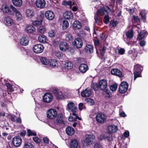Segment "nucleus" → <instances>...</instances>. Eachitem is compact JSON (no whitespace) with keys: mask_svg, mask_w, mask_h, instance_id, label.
<instances>
[{"mask_svg":"<svg viewBox=\"0 0 148 148\" xmlns=\"http://www.w3.org/2000/svg\"><path fill=\"white\" fill-rule=\"evenodd\" d=\"M52 92L57 99H63L66 98L68 94V92L65 89L59 90L58 88H54L52 90Z\"/></svg>","mask_w":148,"mask_h":148,"instance_id":"f257e3e1","label":"nucleus"},{"mask_svg":"<svg viewBox=\"0 0 148 148\" xmlns=\"http://www.w3.org/2000/svg\"><path fill=\"white\" fill-rule=\"evenodd\" d=\"M65 122L63 120V116L62 114H58L54 124L52 125L51 127L54 128L58 129L61 127H64Z\"/></svg>","mask_w":148,"mask_h":148,"instance_id":"f03ea898","label":"nucleus"},{"mask_svg":"<svg viewBox=\"0 0 148 148\" xmlns=\"http://www.w3.org/2000/svg\"><path fill=\"white\" fill-rule=\"evenodd\" d=\"M112 10L108 6H104L103 8L99 9L97 12V14L99 16H103L107 14L112 12Z\"/></svg>","mask_w":148,"mask_h":148,"instance_id":"7ed1b4c3","label":"nucleus"},{"mask_svg":"<svg viewBox=\"0 0 148 148\" xmlns=\"http://www.w3.org/2000/svg\"><path fill=\"white\" fill-rule=\"evenodd\" d=\"M47 117L50 119H53L56 117L58 113L56 110L53 109L48 110L47 112Z\"/></svg>","mask_w":148,"mask_h":148,"instance_id":"20e7f679","label":"nucleus"},{"mask_svg":"<svg viewBox=\"0 0 148 148\" xmlns=\"http://www.w3.org/2000/svg\"><path fill=\"white\" fill-rule=\"evenodd\" d=\"M107 119V116L103 114L100 113L97 114L96 116L97 121L99 123L105 122Z\"/></svg>","mask_w":148,"mask_h":148,"instance_id":"39448f33","label":"nucleus"},{"mask_svg":"<svg viewBox=\"0 0 148 148\" xmlns=\"http://www.w3.org/2000/svg\"><path fill=\"white\" fill-rule=\"evenodd\" d=\"M62 4L65 6L67 5L69 6L70 8L74 12L76 11L77 10V9L76 6H74L72 7L73 5H75V3L74 1H64L62 3Z\"/></svg>","mask_w":148,"mask_h":148,"instance_id":"423d86ee","label":"nucleus"},{"mask_svg":"<svg viewBox=\"0 0 148 148\" xmlns=\"http://www.w3.org/2000/svg\"><path fill=\"white\" fill-rule=\"evenodd\" d=\"M44 47L41 44H38L35 45L33 49V51L37 53H41L44 50Z\"/></svg>","mask_w":148,"mask_h":148,"instance_id":"0eeeda50","label":"nucleus"},{"mask_svg":"<svg viewBox=\"0 0 148 148\" xmlns=\"http://www.w3.org/2000/svg\"><path fill=\"white\" fill-rule=\"evenodd\" d=\"M99 87L102 90L108 89L107 81L105 79L101 80L99 82Z\"/></svg>","mask_w":148,"mask_h":148,"instance_id":"6e6552de","label":"nucleus"},{"mask_svg":"<svg viewBox=\"0 0 148 148\" xmlns=\"http://www.w3.org/2000/svg\"><path fill=\"white\" fill-rule=\"evenodd\" d=\"M128 84L125 82H122L120 85L119 88V92L122 93H123L126 92L128 88Z\"/></svg>","mask_w":148,"mask_h":148,"instance_id":"1a4fd4ad","label":"nucleus"},{"mask_svg":"<svg viewBox=\"0 0 148 148\" xmlns=\"http://www.w3.org/2000/svg\"><path fill=\"white\" fill-rule=\"evenodd\" d=\"M26 17L29 19H31L35 15V11L34 10L30 8L27 9L25 11Z\"/></svg>","mask_w":148,"mask_h":148,"instance_id":"9d476101","label":"nucleus"},{"mask_svg":"<svg viewBox=\"0 0 148 148\" xmlns=\"http://www.w3.org/2000/svg\"><path fill=\"white\" fill-rule=\"evenodd\" d=\"M67 109L69 112L76 113V112L77 108L74 103L72 102H69L68 103Z\"/></svg>","mask_w":148,"mask_h":148,"instance_id":"9b49d317","label":"nucleus"},{"mask_svg":"<svg viewBox=\"0 0 148 148\" xmlns=\"http://www.w3.org/2000/svg\"><path fill=\"white\" fill-rule=\"evenodd\" d=\"M73 67V64L71 62L65 61L63 64V69L65 71L71 69Z\"/></svg>","mask_w":148,"mask_h":148,"instance_id":"f8f14e48","label":"nucleus"},{"mask_svg":"<svg viewBox=\"0 0 148 148\" xmlns=\"http://www.w3.org/2000/svg\"><path fill=\"white\" fill-rule=\"evenodd\" d=\"M95 140V136L92 135H88L86 136L85 141L88 144H92Z\"/></svg>","mask_w":148,"mask_h":148,"instance_id":"ddd939ff","label":"nucleus"},{"mask_svg":"<svg viewBox=\"0 0 148 148\" xmlns=\"http://www.w3.org/2000/svg\"><path fill=\"white\" fill-rule=\"evenodd\" d=\"M73 44L75 47L77 48H79L82 47L83 43L81 39L77 38L74 40Z\"/></svg>","mask_w":148,"mask_h":148,"instance_id":"4468645a","label":"nucleus"},{"mask_svg":"<svg viewBox=\"0 0 148 148\" xmlns=\"http://www.w3.org/2000/svg\"><path fill=\"white\" fill-rule=\"evenodd\" d=\"M12 143L15 146L19 147L22 143L21 139L19 136H15L13 139Z\"/></svg>","mask_w":148,"mask_h":148,"instance_id":"2eb2a0df","label":"nucleus"},{"mask_svg":"<svg viewBox=\"0 0 148 148\" xmlns=\"http://www.w3.org/2000/svg\"><path fill=\"white\" fill-rule=\"evenodd\" d=\"M43 98L45 102L48 103L51 101L53 99V96L50 93H46L44 95Z\"/></svg>","mask_w":148,"mask_h":148,"instance_id":"dca6fc26","label":"nucleus"},{"mask_svg":"<svg viewBox=\"0 0 148 148\" xmlns=\"http://www.w3.org/2000/svg\"><path fill=\"white\" fill-rule=\"evenodd\" d=\"M35 4L38 8L42 9L45 7L46 2L44 0H36Z\"/></svg>","mask_w":148,"mask_h":148,"instance_id":"f3484780","label":"nucleus"},{"mask_svg":"<svg viewBox=\"0 0 148 148\" xmlns=\"http://www.w3.org/2000/svg\"><path fill=\"white\" fill-rule=\"evenodd\" d=\"M92 94V92L90 89L89 88H87L81 92V94L83 97H87L90 96Z\"/></svg>","mask_w":148,"mask_h":148,"instance_id":"a211bd4d","label":"nucleus"},{"mask_svg":"<svg viewBox=\"0 0 148 148\" xmlns=\"http://www.w3.org/2000/svg\"><path fill=\"white\" fill-rule=\"evenodd\" d=\"M4 22L5 25L8 26L13 25L14 24L13 19L9 17H5L4 18Z\"/></svg>","mask_w":148,"mask_h":148,"instance_id":"6ab92c4d","label":"nucleus"},{"mask_svg":"<svg viewBox=\"0 0 148 148\" xmlns=\"http://www.w3.org/2000/svg\"><path fill=\"white\" fill-rule=\"evenodd\" d=\"M45 16L47 19L52 20L54 18L55 15L53 12L51 10H48L46 12Z\"/></svg>","mask_w":148,"mask_h":148,"instance_id":"aec40b11","label":"nucleus"},{"mask_svg":"<svg viewBox=\"0 0 148 148\" xmlns=\"http://www.w3.org/2000/svg\"><path fill=\"white\" fill-rule=\"evenodd\" d=\"M59 48L60 50L66 51L68 49L69 46L66 42H61L59 44Z\"/></svg>","mask_w":148,"mask_h":148,"instance_id":"412c9836","label":"nucleus"},{"mask_svg":"<svg viewBox=\"0 0 148 148\" xmlns=\"http://www.w3.org/2000/svg\"><path fill=\"white\" fill-rule=\"evenodd\" d=\"M78 145V142L77 140L73 139L71 140L70 143V148H77Z\"/></svg>","mask_w":148,"mask_h":148,"instance_id":"4be33fe9","label":"nucleus"},{"mask_svg":"<svg viewBox=\"0 0 148 148\" xmlns=\"http://www.w3.org/2000/svg\"><path fill=\"white\" fill-rule=\"evenodd\" d=\"M111 74L121 77L122 76V73L119 70L117 69H114L111 71Z\"/></svg>","mask_w":148,"mask_h":148,"instance_id":"5701e85b","label":"nucleus"},{"mask_svg":"<svg viewBox=\"0 0 148 148\" xmlns=\"http://www.w3.org/2000/svg\"><path fill=\"white\" fill-rule=\"evenodd\" d=\"M101 139V140L105 139L109 141H111L112 140V134L110 132L106 133L103 136H102V138Z\"/></svg>","mask_w":148,"mask_h":148,"instance_id":"b1692460","label":"nucleus"},{"mask_svg":"<svg viewBox=\"0 0 148 148\" xmlns=\"http://www.w3.org/2000/svg\"><path fill=\"white\" fill-rule=\"evenodd\" d=\"M63 16L67 19H72L73 18V14L71 11L65 12L63 14Z\"/></svg>","mask_w":148,"mask_h":148,"instance_id":"393cba45","label":"nucleus"},{"mask_svg":"<svg viewBox=\"0 0 148 148\" xmlns=\"http://www.w3.org/2000/svg\"><path fill=\"white\" fill-rule=\"evenodd\" d=\"M25 30L27 33H32L35 31V28L33 25H29L26 26Z\"/></svg>","mask_w":148,"mask_h":148,"instance_id":"a878e982","label":"nucleus"},{"mask_svg":"<svg viewBox=\"0 0 148 148\" xmlns=\"http://www.w3.org/2000/svg\"><path fill=\"white\" fill-rule=\"evenodd\" d=\"M73 28L76 29H79L82 27L81 23L77 21H75L73 23Z\"/></svg>","mask_w":148,"mask_h":148,"instance_id":"bb28decb","label":"nucleus"},{"mask_svg":"<svg viewBox=\"0 0 148 148\" xmlns=\"http://www.w3.org/2000/svg\"><path fill=\"white\" fill-rule=\"evenodd\" d=\"M66 134L69 136H72L75 133V130L74 129L71 127H68L66 128Z\"/></svg>","mask_w":148,"mask_h":148,"instance_id":"cd10ccee","label":"nucleus"},{"mask_svg":"<svg viewBox=\"0 0 148 148\" xmlns=\"http://www.w3.org/2000/svg\"><path fill=\"white\" fill-rule=\"evenodd\" d=\"M29 40L27 37H23L20 39V43L23 46H26L28 44Z\"/></svg>","mask_w":148,"mask_h":148,"instance_id":"c85d7f7f","label":"nucleus"},{"mask_svg":"<svg viewBox=\"0 0 148 148\" xmlns=\"http://www.w3.org/2000/svg\"><path fill=\"white\" fill-rule=\"evenodd\" d=\"M57 64L58 63L56 60L55 59L49 60L47 66L51 68H53L57 66Z\"/></svg>","mask_w":148,"mask_h":148,"instance_id":"c756f323","label":"nucleus"},{"mask_svg":"<svg viewBox=\"0 0 148 148\" xmlns=\"http://www.w3.org/2000/svg\"><path fill=\"white\" fill-rule=\"evenodd\" d=\"M72 115L73 116H70L69 118V120L70 122L75 121L76 119H78L79 120H81V118L79 117L75 114V113H72Z\"/></svg>","mask_w":148,"mask_h":148,"instance_id":"7c9ffc66","label":"nucleus"},{"mask_svg":"<svg viewBox=\"0 0 148 148\" xmlns=\"http://www.w3.org/2000/svg\"><path fill=\"white\" fill-rule=\"evenodd\" d=\"M88 68L87 65L85 64H82L80 65L79 69L80 72L84 73L88 70Z\"/></svg>","mask_w":148,"mask_h":148,"instance_id":"2f4dec72","label":"nucleus"},{"mask_svg":"<svg viewBox=\"0 0 148 148\" xmlns=\"http://www.w3.org/2000/svg\"><path fill=\"white\" fill-rule=\"evenodd\" d=\"M18 10L12 5L10 6L8 13L11 15H13Z\"/></svg>","mask_w":148,"mask_h":148,"instance_id":"473e14b6","label":"nucleus"},{"mask_svg":"<svg viewBox=\"0 0 148 148\" xmlns=\"http://www.w3.org/2000/svg\"><path fill=\"white\" fill-rule=\"evenodd\" d=\"M108 130L110 132L114 133L116 132L117 130V127L114 125H110L108 127Z\"/></svg>","mask_w":148,"mask_h":148,"instance_id":"72a5a7b5","label":"nucleus"},{"mask_svg":"<svg viewBox=\"0 0 148 148\" xmlns=\"http://www.w3.org/2000/svg\"><path fill=\"white\" fill-rule=\"evenodd\" d=\"M13 4L16 7H20L22 4V0H12Z\"/></svg>","mask_w":148,"mask_h":148,"instance_id":"f704fd0d","label":"nucleus"},{"mask_svg":"<svg viewBox=\"0 0 148 148\" xmlns=\"http://www.w3.org/2000/svg\"><path fill=\"white\" fill-rule=\"evenodd\" d=\"M38 39L39 41L41 43H45L46 38L45 35H42L38 37Z\"/></svg>","mask_w":148,"mask_h":148,"instance_id":"c9c22d12","label":"nucleus"},{"mask_svg":"<svg viewBox=\"0 0 148 148\" xmlns=\"http://www.w3.org/2000/svg\"><path fill=\"white\" fill-rule=\"evenodd\" d=\"M147 35V32L144 31H142L140 32L138 38L140 40H141L146 36Z\"/></svg>","mask_w":148,"mask_h":148,"instance_id":"e433bc0d","label":"nucleus"},{"mask_svg":"<svg viewBox=\"0 0 148 148\" xmlns=\"http://www.w3.org/2000/svg\"><path fill=\"white\" fill-rule=\"evenodd\" d=\"M85 50L87 52L92 53L93 52V46L90 45H87L85 47Z\"/></svg>","mask_w":148,"mask_h":148,"instance_id":"4c0bfd02","label":"nucleus"},{"mask_svg":"<svg viewBox=\"0 0 148 148\" xmlns=\"http://www.w3.org/2000/svg\"><path fill=\"white\" fill-rule=\"evenodd\" d=\"M125 34L127 39H130L132 38L133 36V31L131 29L129 30Z\"/></svg>","mask_w":148,"mask_h":148,"instance_id":"58836bf2","label":"nucleus"},{"mask_svg":"<svg viewBox=\"0 0 148 148\" xmlns=\"http://www.w3.org/2000/svg\"><path fill=\"white\" fill-rule=\"evenodd\" d=\"M38 31L41 34H45L46 32V28L44 26H40L39 27Z\"/></svg>","mask_w":148,"mask_h":148,"instance_id":"ea45409f","label":"nucleus"},{"mask_svg":"<svg viewBox=\"0 0 148 148\" xmlns=\"http://www.w3.org/2000/svg\"><path fill=\"white\" fill-rule=\"evenodd\" d=\"M40 60L42 64L47 66L49 63V60H48L46 57H42L41 58Z\"/></svg>","mask_w":148,"mask_h":148,"instance_id":"a19ab883","label":"nucleus"},{"mask_svg":"<svg viewBox=\"0 0 148 148\" xmlns=\"http://www.w3.org/2000/svg\"><path fill=\"white\" fill-rule=\"evenodd\" d=\"M9 8L5 5H3L1 7V10L4 13H8Z\"/></svg>","mask_w":148,"mask_h":148,"instance_id":"79ce46f5","label":"nucleus"},{"mask_svg":"<svg viewBox=\"0 0 148 148\" xmlns=\"http://www.w3.org/2000/svg\"><path fill=\"white\" fill-rule=\"evenodd\" d=\"M143 69L142 67L139 64H137L134 67V71H137L141 72Z\"/></svg>","mask_w":148,"mask_h":148,"instance_id":"37998d69","label":"nucleus"},{"mask_svg":"<svg viewBox=\"0 0 148 148\" xmlns=\"http://www.w3.org/2000/svg\"><path fill=\"white\" fill-rule=\"evenodd\" d=\"M68 21L66 20H64L63 22L62 29L64 30L66 29L69 26Z\"/></svg>","mask_w":148,"mask_h":148,"instance_id":"c03bdc74","label":"nucleus"},{"mask_svg":"<svg viewBox=\"0 0 148 148\" xmlns=\"http://www.w3.org/2000/svg\"><path fill=\"white\" fill-rule=\"evenodd\" d=\"M15 14H16V18L17 20L20 21L22 19V15L21 13L18 10V11Z\"/></svg>","mask_w":148,"mask_h":148,"instance_id":"a18cd8bd","label":"nucleus"},{"mask_svg":"<svg viewBox=\"0 0 148 148\" xmlns=\"http://www.w3.org/2000/svg\"><path fill=\"white\" fill-rule=\"evenodd\" d=\"M103 95L106 97H109L110 96V91L107 89L106 90H103Z\"/></svg>","mask_w":148,"mask_h":148,"instance_id":"49530a36","label":"nucleus"},{"mask_svg":"<svg viewBox=\"0 0 148 148\" xmlns=\"http://www.w3.org/2000/svg\"><path fill=\"white\" fill-rule=\"evenodd\" d=\"M65 39L67 41L72 40L73 39L72 35L70 33H67L65 35Z\"/></svg>","mask_w":148,"mask_h":148,"instance_id":"de8ad7c7","label":"nucleus"},{"mask_svg":"<svg viewBox=\"0 0 148 148\" xmlns=\"http://www.w3.org/2000/svg\"><path fill=\"white\" fill-rule=\"evenodd\" d=\"M42 22V20H40L38 21L36 20L33 22V24L34 25L37 26L40 25Z\"/></svg>","mask_w":148,"mask_h":148,"instance_id":"09e8293b","label":"nucleus"},{"mask_svg":"<svg viewBox=\"0 0 148 148\" xmlns=\"http://www.w3.org/2000/svg\"><path fill=\"white\" fill-rule=\"evenodd\" d=\"M141 72H138L137 71H134V80H135L138 77H141Z\"/></svg>","mask_w":148,"mask_h":148,"instance_id":"8fccbe9b","label":"nucleus"},{"mask_svg":"<svg viewBox=\"0 0 148 148\" xmlns=\"http://www.w3.org/2000/svg\"><path fill=\"white\" fill-rule=\"evenodd\" d=\"M99 15L96 14L94 17V19L95 21V25H98V23L100 21V19L99 17Z\"/></svg>","mask_w":148,"mask_h":148,"instance_id":"3c124183","label":"nucleus"},{"mask_svg":"<svg viewBox=\"0 0 148 148\" xmlns=\"http://www.w3.org/2000/svg\"><path fill=\"white\" fill-rule=\"evenodd\" d=\"M118 87L117 84H114L110 86V88L111 90L114 91L116 90Z\"/></svg>","mask_w":148,"mask_h":148,"instance_id":"603ef678","label":"nucleus"},{"mask_svg":"<svg viewBox=\"0 0 148 148\" xmlns=\"http://www.w3.org/2000/svg\"><path fill=\"white\" fill-rule=\"evenodd\" d=\"M24 148H34L33 145L29 143H25Z\"/></svg>","mask_w":148,"mask_h":148,"instance_id":"864d4df0","label":"nucleus"},{"mask_svg":"<svg viewBox=\"0 0 148 148\" xmlns=\"http://www.w3.org/2000/svg\"><path fill=\"white\" fill-rule=\"evenodd\" d=\"M28 135L29 136H36V133L32 131L31 130L29 129L27 130Z\"/></svg>","mask_w":148,"mask_h":148,"instance_id":"5fc2aeb1","label":"nucleus"},{"mask_svg":"<svg viewBox=\"0 0 148 148\" xmlns=\"http://www.w3.org/2000/svg\"><path fill=\"white\" fill-rule=\"evenodd\" d=\"M86 102L90 105H92L94 104V101L91 99H86Z\"/></svg>","mask_w":148,"mask_h":148,"instance_id":"6e6d98bb","label":"nucleus"},{"mask_svg":"<svg viewBox=\"0 0 148 148\" xmlns=\"http://www.w3.org/2000/svg\"><path fill=\"white\" fill-rule=\"evenodd\" d=\"M140 14L142 18L145 19H146L145 13V10H142L140 12Z\"/></svg>","mask_w":148,"mask_h":148,"instance_id":"4d7b16f0","label":"nucleus"},{"mask_svg":"<svg viewBox=\"0 0 148 148\" xmlns=\"http://www.w3.org/2000/svg\"><path fill=\"white\" fill-rule=\"evenodd\" d=\"M48 36L51 37H53L55 36V33L54 30L50 31L48 33Z\"/></svg>","mask_w":148,"mask_h":148,"instance_id":"13d9d810","label":"nucleus"},{"mask_svg":"<svg viewBox=\"0 0 148 148\" xmlns=\"http://www.w3.org/2000/svg\"><path fill=\"white\" fill-rule=\"evenodd\" d=\"M109 20L110 19L109 16L108 15L105 16L104 18V21L105 23L106 24H107L108 23Z\"/></svg>","mask_w":148,"mask_h":148,"instance_id":"bf43d9fd","label":"nucleus"},{"mask_svg":"<svg viewBox=\"0 0 148 148\" xmlns=\"http://www.w3.org/2000/svg\"><path fill=\"white\" fill-rule=\"evenodd\" d=\"M106 49L107 48L106 47L103 46L102 47L101 49L100 50V53L101 55H103V54Z\"/></svg>","mask_w":148,"mask_h":148,"instance_id":"052dcab7","label":"nucleus"},{"mask_svg":"<svg viewBox=\"0 0 148 148\" xmlns=\"http://www.w3.org/2000/svg\"><path fill=\"white\" fill-rule=\"evenodd\" d=\"M110 24L112 27H115L116 26L117 22L116 21H111L110 22Z\"/></svg>","mask_w":148,"mask_h":148,"instance_id":"680f3d73","label":"nucleus"},{"mask_svg":"<svg viewBox=\"0 0 148 148\" xmlns=\"http://www.w3.org/2000/svg\"><path fill=\"white\" fill-rule=\"evenodd\" d=\"M92 86L95 91L97 90L98 89V85L96 83H94L92 85Z\"/></svg>","mask_w":148,"mask_h":148,"instance_id":"e2e57ef3","label":"nucleus"},{"mask_svg":"<svg viewBox=\"0 0 148 148\" xmlns=\"http://www.w3.org/2000/svg\"><path fill=\"white\" fill-rule=\"evenodd\" d=\"M33 139L34 141L36 143H39L40 142V139L37 137H34Z\"/></svg>","mask_w":148,"mask_h":148,"instance_id":"0e129e2a","label":"nucleus"},{"mask_svg":"<svg viewBox=\"0 0 148 148\" xmlns=\"http://www.w3.org/2000/svg\"><path fill=\"white\" fill-rule=\"evenodd\" d=\"M95 45V46H98L99 44V41L97 39H95L94 40Z\"/></svg>","mask_w":148,"mask_h":148,"instance_id":"69168bd1","label":"nucleus"},{"mask_svg":"<svg viewBox=\"0 0 148 148\" xmlns=\"http://www.w3.org/2000/svg\"><path fill=\"white\" fill-rule=\"evenodd\" d=\"M79 109L81 110L83 109V104L82 103H80L78 105Z\"/></svg>","mask_w":148,"mask_h":148,"instance_id":"338daca9","label":"nucleus"},{"mask_svg":"<svg viewBox=\"0 0 148 148\" xmlns=\"http://www.w3.org/2000/svg\"><path fill=\"white\" fill-rule=\"evenodd\" d=\"M125 52V50L124 49L121 48L120 49H119V54L121 55H123L124 54Z\"/></svg>","mask_w":148,"mask_h":148,"instance_id":"774afa93","label":"nucleus"}]
</instances>
